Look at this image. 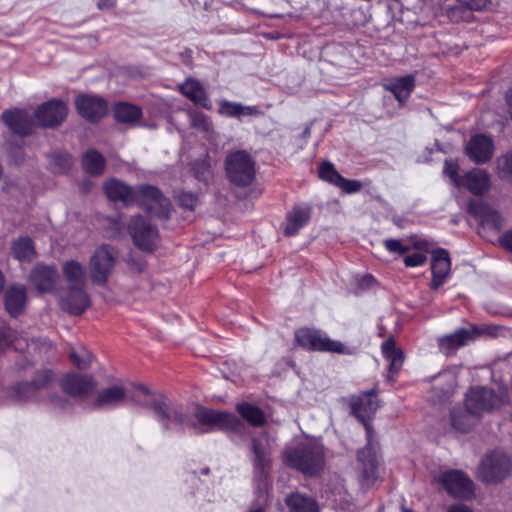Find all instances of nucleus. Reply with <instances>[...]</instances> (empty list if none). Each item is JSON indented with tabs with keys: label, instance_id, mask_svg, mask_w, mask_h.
Returning <instances> with one entry per match:
<instances>
[{
	"label": "nucleus",
	"instance_id": "nucleus-58",
	"mask_svg": "<svg viewBox=\"0 0 512 512\" xmlns=\"http://www.w3.org/2000/svg\"><path fill=\"white\" fill-rule=\"evenodd\" d=\"M402 512H413V511L409 508L402 507Z\"/></svg>",
	"mask_w": 512,
	"mask_h": 512
},
{
	"label": "nucleus",
	"instance_id": "nucleus-11",
	"mask_svg": "<svg viewBox=\"0 0 512 512\" xmlns=\"http://www.w3.org/2000/svg\"><path fill=\"white\" fill-rule=\"evenodd\" d=\"M128 232L135 246L142 251L151 252L158 246L159 234L157 229L140 215L131 218Z\"/></svg>",
	"mask_w": 512,
	"mask_h": 512
},
{
	"label": "nucleus",
	"instance_id": "nucleus-55",
	"mask_svg": "<svg viewBox=\"0 0 512 512\" xmlns=\"http://www.w3.org/2000/svg\"><path fill=\"white\" fill-rule=\"evenodd\" d=\"M447 512H472V510L467 505L458 503L451 505Z\"/></svg>",
	"mask_w": 512,
	"mask_h": 512
},
{
	"label": "nucleus",
	"instance_id": "nucleus-52",
	"mask_svg": "<svg viewBox=\"0 0 512 512\" xmlns=\"http://www.w3.org/2000/svg\"><path fill=\"white\" fill-rule=\"evenodd\" d=\"M182 207L193 210L196 206L197 199L191 193H181L178 197Z\"/></svg>",
	"mask_w": 512,
	"mask_h": 512
},
{
	"label": "nucleus",
	"instance_id": "nucleus-36",
	"mask_svg": "<svg viewBox=\"0 0 512 512\" xmlns=\"http://www.w3.org/2000/svg\"><path fill=\"white\" fill-rule=\"evenodd\" d=\"M452 426L460 432H468L478 420L475 416H472L467 408L462 409L455 407L450 414Z\"/></svg>",
	"mask_w": 512,
	"mask_h": 512
},
{
	"label": "nucleus",
	"instance_id": "nucleus-5",
	"mask_svg": "<svg viewBox=\"0 0 512 512\" xmlns=\"http://www.w3.org/2000/svg\"><path fill=\"white\" fill-rule=\"evenodd\" d=\"M295 339L299 346L311 351L341 355H352L354 353L352 348L338 340L331 339L325 332L318 329L300 328L295 332Z\"/></svg>",
	"mask_w": 512,
	"mask_h": 512
},
{
	"label": "nucleus",
	"instance_id": "nucleus-6",
	"mask_svg": "<svg viewBox=\"0 0 512 512\" xmlns=\"http://www.w3.org/2000/svg\"><path fill=\"white\" fill-rule=\"evenodd\" d=\"M225 172L228 180L235 186L247 187L255 180V161L246 151L231 152L225 159Z\"/></svg>",
	"mask_w": 512,
	"mask_h": 512
},
{
	"label": "nucleus",
	"instance_id": "nucleus-45",
	"mask_svg": "<svg viewBox=\"0 0 512 512\" xmlns=\"http://www.w3.org/2000/svg\"><path fill=\"white\" fill-rule=\"evenodd\" d=\"M319 176L322 180L327 181L329 183H332L334 185H337L340 178L342 177L334 168V166L329 163L325 162L322 163L319 167Z\"/></svg>",
	"mask_w": 512,
	"mask_h": 512
},
{
	"label": "nucleus",
	"instance_id": "nucleus-27",
	"mask_svg": "<svg viewBox=\"0 0 512 512\" xmlns=\"http://www.w3.org/2000/svg\"><path fill=\"white\" fill-rule=\"evenodd\" d=\"M381 352L384 359L389 363V379L393 380L398 374L404 362L403 351L396 347L393 338H389L381 345Z\"/></svg>",
	"mask_w": 512,
	"mask_h": 512
},
{
	"label": "nucleus",
	"instance_id": "nucleus-40",
	"mask_svg": "<svg viewBox=\"0 0 512 512\" xmlns=\"http://www.w3.org/2000/svg\"><path fill=\"white\" fill-rule=\"evenodd\" d=\"M238 412L253 426H261L265 422L263 411L254 405L248 403L239 404Z\"/></svg>",
	"mask_w": 512,
	"mask_h": 512
},
{
	"label": "nucleus",
	"instance_id": "nucleus-26",
	"mask_svg": "<svg viewBox=\"0 0 512 512\" xmlns=\"http://www.w3.org/2000/svg\"><path fill=\"white\" fill-rule=\"evenodd\" d=\"M2 118L6 125L19 135H29L33 131L34 124L24 110L5 111Z\"/></svg>",
	"mask_w": 512,
	"mask_h": 512
},
{
	"label": "nucleus",
	"instance_id": "nucleus-31",
	"mask_svg": "<svg viewBox=\"0 0 512 512\" xmlns=\"http://www.w3.org/2000/svg\"><path fill=\"white\" fill-rule=\"evenodd\" d=\"M219 114L241 119L245 116H256L261 112L256 106H246L237 102L223 100L219 105Z\"/></svg>",
	"mask_w": 512,
	"mask_h": 512
},
{
	"label": "nucleus",
	"instance_id": "nucleus-23",
	"mask_svg": "<svg viewBox=\"0 0 512 512\" xmlns=\"http://www.w3.org/2000/svg\"><path fill=\"white\" fill-rule=\"evenodd\" d=\"M451 263L449 254L444 249H437L433 252L431 270L432 282L431 288L438 289L446 280L450 273Z\"/></svg>",
	"mask_w": 512,
	"mask_h": 512
},
{
	"label": "nucleus",
	"instance_id": "nucleus-34",
	"mask_svg": "<svg viewBox=\"0 0 512 512\" xmlns=\"http://www.w3.org/2000/svg\"><path fill=\"white\" fill-rule=\"evenodd\" d=\"M62 270L69 287H84L86 273L80 263L74 260L67 261L64 263Z\"/></svg>",
	"mask_w": 512,
	"mask_h": 512
},
{
	"label": "nucleus",
	"instance_id": "nucleus-41",
	"mask_svg": "<svg viewBox=\"0 0 512 512\" xmlns=\"http://www.w3.org/2000/svg\"><path fill=\"white\" fill-rule=\"evenodd\" d=\"M468 212L481 221H485L487 217H491L493 222H497L500 219L498 213L490 211L482 201H471L468 204Z\"/></svg>",
	"mask_w": 512,
	"mask_h": 512
},
{
	"label": "nucleus",
	"instance_id": "nucleus-9",
	"mask_svg": "<svg viewBox=\"0 0 512 512\" xmlns=\"http://www.w3.org/2000/svg\"><path fill=\"white\" fill-rule=\"evenodd\" d=\"M502 404V397L486 387H473L465 397V407L478 420L484 414L493 411Z\"/></svg>",
	"mask_w": 512,
	"mask_h": 512
},
{
	"label": "nucleus",
	"instance_id": "nucleus-7",
	"mask_svg": "<svg viewBox=\"0 0 512 512\" xmlns=\"http://www.w3.org/2000/svg\"><path fill=\"white\" fill-rule=\"evenodd\" d=\"M511 469V459L503 452L493 451L482 459L477 477L486 484H497L510 474Z\"/></svg>",
	"mask_w": 512,
	"mask_h": 512
},
{
	"label": "nucleus",
	"instance_id": "nucleus-56",
	"mask_svg": "<svg viewBox=\"0 0 512 512\" xmlns=\"http://www.w3.org/2000/svg\"><path fill=\"white\" fill-rule=\"evenodd\" d=\"M99 9H110L115 6V0H99L97 3Z\"/></svg>",
	"mask_w": 512,
	"mask_h": 512
},
{
	"label": "nucleus",
	"instance_id": "nucleus-46",
	"mask_svg": "<svg viewBox=\"0 0 512 512\" xmlns=\"http://www.w3.org/2000/svg\"><path fill=\"white\" fill-rule=\"evenodd\" d=\"M189 118L191 125L198 130L209 132L212 129L210 119L201 112H190Z\"/></svg>",
	"mask_w": 512,
	"mask_h": 512
},
{
	"label": "nucleus",
	"instance_id": "nucleus-44",
	"mask_svg": "<svg viewBox=\"0 0 512 512\" xmlns=\"http://www.w3.org/2000/svg\"><path fill=\"white\" fill-rule=\"evenodd\" d=\"M193 171L195 177L200 181L207 183L212 178L211 164L206 157L194 162Z\"/></svg>",
	"mask_w": 512,
	"mask_h": 512
},
{
	"label": "nucleus",
	"instance_id": "nucleus-19",
	"mask_svg": "<svg viewBox=\"0 0 512 512\" xmlns=\"http://www.w3.org/2000/svg\"><path fill=\"white\" fill-rule=\"evenodd\" d=\"M360 463L359 481L364 488L371 487L377 480V462L373 449L370 446L364 447L358 452Z\"/></svg>",
	"mask_w": 512,
	"mask_h": 512
},
{
	"label": "nucleus",
	"instance_id": "nucleus-4",
	"mask_svg": "<svg viewBox=\"0 0 512 512\" xmlns=\"http://www.w3.org/2000/svg\"><path fill=\"white\" fill-rule=\"evenodd\" d=\"M132 399L139 406L153 409L160 423L167 429L172 423H184L182 406L168 405L163 397L153 396L144 386L136 387Z\"/></svg>",
	"mask_w": 512,
	"mask_h": 512
},
{
	"label": "nucleus",
	"instance_id": "nucleus-48",
	"mask_svg": "<svg viewBox=\"0 0 512 512\" xmlns=\"http://www.w3.org/2000/svg\"><path fill=\"white\" fill-rule=\"evenodd\" d=\"M443 172L451 179L455 186H461L462 178L458 176V164L455 161L446 160Z\"/></svg>",
	"mask_w": 512,
	"mask_h": 512
},
{
	"label": "nucleus",
	"instance_id": "nucleus-21",
	"mask_svg": "<svg viewBox=\"0 0 512 512\" xmlns=\"http://www.w3.org/2000/svg\"><path fill=\"white\" fill-rule=\"evenodd\" d=\"M312 214L309 204L295 205L286 215L283 232L286 236L296 235L300 229L308 224Z\"/></svg>",
	"mask_w": 512,
	"mask_h": 512
},
{
	"label": "nucleus",
	"instance_id": "nucleus-53",
	"mask_svg": "<svg viewBox=\"0 0 512 512\" xmlns=\"http://www.w3.org/2000/svg\"><path fill=\"white\" fill-rule=\"evenodd\" d=\"M455 2H459L469 10H481L486 7L489 0H455Z\"/></svg>",
	"mask_w": 512,
	"mask_h": 512
},
{
	"label": "nucleus",
	"instance_id": "nucleus-54",
	"mask_svg": "<svg viewBox=\"0 0 512 512\" xmlns=\"http://www.w3.org/2000/svg\"><path fill=\"white\" fill-rule=\"evenodd\" d=\"M500 244L508 251L512 252V230L505 232L500 238Z\"/></svg>",
	"mask_w": 512,
	"mask_h": 512
},
{
	"label": "nucleus",
	"instance_id": "nucleus-15",
	"mask_svg": "<svg viewBox=\"0 0 512 512\" xmlns=\"http://www.w3.org/2000/svg\"><path fill=\"white\" fill-rule=\"evenodd\" d=\"M78 113L88 121L95 122L107 113L106 101L98 96L80 95L75 99Z\"/></svg>",
	"mask_w": 512,
	"mask_h": 512
},
{
	"label": "nucleus",
	"instance_id": "nucleus-32",
	"mask_svg": "<svg viewBox=\"0 0 512 512\" xmlns=\"http://www.w3.org/2000/svg\"><path fill=\"white\" fill-rule=\"evenodd\" d=\"M290 512H319L317 502L301 493H292L286 498Z\"/></svg>",
	"mask_w": 512,
	"mask_h": 512
},
{
	"label": "nucleus",
	"instance_id": "nucleus-12",
	"mask_svg": "<svg viewBox=\"0 0 512 512\" xmlns=\"http://www.w3.org/2000/svg\"><path fill=\"white\" fill-rule=\"evenodd\" d=\"M251 451L253 453V467L256 477L263 478L271 466V442L267 433L251 439Z\"/></svg>",
	"mask_w": 512,
	"mask_h": 512
},
{
	"label": "nucleus",
	"instance_id": "nucleus-10",
	"mask_svg": "<svg viewBox=\"0 0 512 512\" xmlns=\"http://www.w3.org/2000/svg\"><path fill=\"white\" fill-rule=\"evenodd\" d=\"M117 260V251L110 245L103 244L98 247L90 259V274L92 280L103 285L107 282Z\"/></svg>",
	"mask_w": 512,
	"mask_h": 512
},
{
	"label": "nucleus",
	"instance_id": "nucleus-22",
	"mask_svg": "<svg viewBox=\"0 0 512 512\" xmlns=\"http://www.w3.org/2000/svg\"><path fill=\"white\" fill-rule=\"evenodd\" d=\"M63 390L75 397L84 398L96 388V382L90 376L66 375L61 382Z\"/></svg>",
	"mask_w": 512,
	"mask_h": 512
},
{
	"label": "nucleus",
	"instance_id": "nucleus-49",
	"mask_svg": "<svg viewBox=\"0 0 512 512\" xmlns=\"http://www.w3.org/2000/svg\"><path fill=\"white\" fill-rule=\"evenodd\" d=\"M384 247L387 251L397 254H405L409 251V247L402 244L398 239L389 238L384 240Z\"/></svg>",
	"mask_w": 512,
	"mask_h": 512
},
{
	"label": "nucleus",
	"instance_id": "nucleus-35",
	"mask_svg": "<svg viewBox=\"0 0 512 512\" xmlns=\"http://www.w3.org/2000/svg\"><path fill=\"white\" fill-rule=\"evenodd\" d=\"M115 119L124 124H135L142 117V110L130 103H118L114 107Z\"/></svg>",
	"mask_w": 512,
	"mask_h": 512
},
{
	"label": "nucleus",
	"instance_id": "nucleus-38",
	"mask_svg": "<svg viewBox=\"0 0 512 512\" xmlns=\"http://www.w3.org/2000/svg\"><path fill=\"white\" fill-rule=\"evenodd\" d=\"M82 165L87 173L99 175L104 171L105 159L99 152L90 150L84 154Z\"/></svg>",
	"mask_w": 512,
	"mask_h": 512
},
{
	"label": "nucleus",
	"instance_id": "nucleus-42",
	"mask_svg": "<svg viewBox=\"0 0 512 512\" xmlns=\"http://www.w3.org/2000/svg\"><path fill=\"white\" fill-rule=\"evenodd\" d=\"M496 172L502 180L512 182V151L497 158Z\"/></svg>",
	"mask_w": 512,
	"mask_h": 512
},
{
	"label": "nucleus",
	"instance_id": "nucleus-20",
	"mask_svg": "<svg viewBox=\"0 0 512 512\" xmlns=\"http://www.w3.org/2000/svg\"><path fill=\"white\" fill-rule=\"evenodd\" d=\"M89 304V298L84 291V287H69L65 295L60 298L61 308L73 315L82 314Z\"/></svg>",
	"mask_w": 512,
	"mask_h": 512
},
{
	"label": "nucleus",
	"instance_id": "nucleus-59",
	"mask_svg": "<svg viewBox=\"0 0 512 512\" xmlns=\"http://www.w3.org/2000/svg\"><path fill=\"white\" fill-rule=\"evenodd\" d=\"M65 162H66V164H67V165H69V164H70V162H71V161H70V157H65Z\"/></svg>",
	"mask_w": 512,
	"mask_h": 512
},
{
	"label": "nucleus",
	"instance_id": "nucleus-43",
	"mask_svg": "<svg viewBox=\"0 0 512 512\" xmlns=\"http://www.w3.org/2000/svg\"><path fill=\"white\" fill-rule=\"evenodd\" d=\"M69 356L74 365L79 369L87 368L93 360L92 354L81 346L71 349Z\"/></svg>",
	"mask_w": 512,
	"mask_h": 512
},
{
	"label": "nucleus",
	"instance_id": "nucleus-47",
	"mask_svg": "<svg viewBox=\"0 0 512 512\" xmlns=\"http://www.w3.org/2000/svg\"><path fill=\"white\" fill-rule=\"evenodd\" d=\"M42 377H43V379L40 382L33 381L30 383H23V384L18 385L17 389L19 392H21V391L28 392V394H24L21 397H23V398L30 397L38 388L45 386L51 379V375L47 371L43 373Z\"/></svg>",
	"mask_w": 512,
	"mask_h": 512
},
{
	"label": "nucleus",
	"instance_id": "nucleus-24",
	"mask_svg": "<svg viewBox=\"0 0 512 512\" xmlns=\"http://www.w3.org/2000/svg\"><path fill=\"white\" fill-rule=\"evenodd\" d=\"M383 87L391 92L400 104H403L415 88V77L409 74L392 78L383 83Z\"/></svg>",
	"mask_w": 512,
	"mask_h": 512
},
{
	"label": "nucleus",
	"instance_id": "nucleus-2",
	"mask_svg": "<svg viewBox=\"0 0 512 512\" xmlns=\"http://www.w3.org/2000/svg\"><path fill=\"white\" fill-rule=\"evenodd\" d=\"M183 414L184 423H172L169 429L192 428L196 433H206L216 428L236 430L240 426V421L234 414L202 406L194 410L193 416H189L184 410Z\"/></svg>",
	"mask_w": 512,
	"mask_h": 512
},
{
	"label": "nucleus",
	"instance_id": "nucleus-1",
	"mask_svg": "<svg viewBox=\"0 0 512 512\" xmlns=\"http://www.w3.org/2000/svg\"><path fill=\"white\" fill-rule=\"evenodd\" d=\"M107 197L124 205L138 203L151 216L167 219L171 211L170 201L154 186L143 185L138 189L127 185L121 180L111 178L104 183Z\"/></svg>",
	"mask_w": 512,
	"mask_h": 512
},
{
	"label": "nucleus",
	"instance_id": "nucleus-39",
	"mask_svg": "<svg viewBox=\"0 0 512 512\" xmlns=\"http://www.w3.org/2000/svg\"><path fill=\"white\" fill-rule=\"evenodd\" d=\"M441 11L452 22L468 21L471 17L469 10L459 2L456 4L444 3L441 5Z\"/></svg>",
	"mask_w": 512,
	"mask_h": 512
},
{
	"label": "nucleus",
	"instance_id": "nucleus-8",
	"mask_svg": "<svg viewBox=\"0 0 512 512\" xmlns=\"http://www.w3.org/2000/svg\"><path fill=\"white\" fill-rule=\"evenodd\" d=\"M434 481L452 497L469 499L474 495V484L470 477L461 470L451 469L439 473Z\"/></svg>",
	"mask_w": 512,
	"mask_h": 512
},
{
	"label": "nucleus",
	"instance_id": "nucleus-37",
	"mask_svg": "<svg viewBox=\"0 0 512 512\" xmlns=\"http://www.w3.org/2000/svg\"><path fill=\"white\" fill-rule=\"evenodd\" d=\"M12 346L14 350L23 352L29 344L27 339L19 336V334L11 328L0 329V350Z\"/></svg>",
	"mask_w": 512,
	"mask_h": 512
},
{
	"label": "nucleus",
	"instance_id": "nucleus-28",
	"mask_svg": "<svg viewBox=\"0 0 512 512\" xmlns=\"http://www.w3.org/2000/svg\"><path fill=\"white\" fill-rule=\"evenodd\" d=\"M126 390L123 385L115 384L103 389L93 402L95 408H113L125 400Z\"/></svg>",
	"mask_w": 512,
	"mask_h": 512
},
{
	"label": "nucleus",
	"instance_id": "nucleus-60",
	"mask_svg": "<svg viewBox=\"0 0 512 512\" xmlns=\"http://www.w3.org/2000/svg\"><path fill=\"white\" fill-rule=\"evenodd\" d=\"M487 333L490 335H494V333L492 331H490L489 329H487Z\"/></svg>",
	"mask_w": 512,
	"mask_h": 512
},
{
	"label": "nucleus",
	"instance_id": "nucleus-57",
	"mask_svg": "<svg viewBox=\"0 0 512 512\" xmlns=\"http://www.w3.org/2000/svg\"><path fill=\"white\" fill-rule=\"evenodd\" d=\"M506 103L508 107V114L512 119V88L506 92Z\"/></svg>",
	"mask_w": 512,
	"mask_h": 512
},
{
	"label": "nucleus",
	"instance_id": "nucleus-18",
	"mask_svg": "<svg viewBox=\"0 0 512 512\" xmlns=\"http://www.w3.org/2000/svg\"><path fill=\"white\" fill-rule=\"evenodd\" d=\"M468 157L475 163L488 162L494 153L493 140L483 134L473 136L466 145Z\"/></svg>",
	"mask_w": 512,
	"mask_h": 512
},
{
	"label": "nucleus",
	"instance_id": "nucleus-14",
	"mask_svg": "<svg viewBox=\"0 0 512 512\" xmlns=\"http://www.w3.org/2000/svg\"><path fill=\"white\" fill-rule=\"evenodd\" d=\"M482 333L483 331L475 326L470 329L460 328L453 334L439 338L438 345L444 354H450L467 345L470 341L475 340Z\"/></svg>",
	"mask_w": 512,
	"mask_h": 512
},
{
	"label": "nucleus",
	"instance_id": "nucleus-33",
	"mask_svg": "<svg viewBox=\"0 0 512 512\" xmlns=\"http://www.w3.org/2000/svg\"><path fill=\"white\" fill-rule=\"evenodd\" d=\"M12 256L20 262H30L36 256L33 241L29 237H19L12 243Z\"/></svg>",
	"mask_w": 512,
	"mask_h": 512
},
{
	"label": "nucleus",
	"instance_id": "nucleus-50",
	"mask_svg": "<svg viewBox=\"0 0 512 512\" xmlns=\"http://www.w3.org/2000/svg\"><path fill=\"white\" fill-rule=\"evenodd\" d=\"M346 193H356L362 188V184L358 180H351L341 177L336 185Z\"/></svg>",
	"mask_w": 512,
	"mask_h": 512
},
{
	"label": "nucleus",
	"instance_id": "nucleus-17",
	"mask_svg": "<svg viewBox=\"0 0 512 512\" xmlns=\"http://www.w3.org/2000/svg\"><path fill=\"white\" fill-rule=\"evenodd\" d=\"M377 409L378 400L374 389L360 394L357 398L352 399L351 401L352 414L361 420L368 431L370 430L368 420Z\"/></svg>",
	"mask_w": 512,
	"mask_h": 512
},
{
	"label": "nucleus",
	"instance_id": "nucleus-13",
	"mask_svg": "<svg viewBox=\"0 0 512 512\" xmlns=\"http://www.w3.org/2000/svg\"><path fill=\"white\" fill-rule=\"evenodd\" d=\"M66 116V104L57 99L43 103L35 112V118L42 127H56L65 120Z\"/></svg>",
	"mask_w": 512,
	"mask_h": 512
},
{
	"label": "nucleus",
	"instance_id": "nucleus-16",
	"mask_svg": "<svg viewBox=\"0 0 512 512\" xmlns=\"http://www.w3.org/2000/svg\"><path fill=\"white\" fill-rule=\"evenodd\" d=\"M58 277L57 269L54 266L38 264L29 275V282L38 293H50L55 289Z\"/></svg>",
	"mask_w": 512,
	"mask_h": 512
},
{
	"label": "nucleus",
	"instance_id": "nucleus-25",
	"mask_svg": "<svg viewBox=\"0 0 512 512\" xmlns=\"http://www.w3.org/2000/svg\"><path fill=\"white\" fill-rule=\"evenodd\" d=\"M26 300L27 292L25 286L19 284L11 285L5 293V309L10 316L16 317L24 311Z\"/></svg>",
	"mask_w": 512,
	"mask_h": 512
},
{
	"label": "nucleus",
	"instance_id": "nucleus-30",
	"mask_svg": "<svg viewBox=\"0 0 512 512\" xmlns=\"http://www.w3.org/2000/svg\"><path fill=\"white\" fill-rule=\"evenodd\" d=\"M179 90L195 104L206 109L211 108L207 93L199 81L189 78L179 86Z\"/></svg>",
	"mask_w": 512,
	"mask_h": 512
},
{
	"label": "nucleus",
	"instance_id": "nucleus-61",
	"mask_svg": "<svg viewBox=\"0 0 512 512\" xmlns=\"http://www.w3.org/2000/svg\"><path fill=\"white\" fill-rule=\"evenodd\" d=\"M251 512H262V510L261 509H255V510H253Z\"/></svg>",
	"mask_w": 512,
	"mask_h": 512
},
{
	"label": "nucleus",
	"instance_id": "nucleus-3",
	"mask_svg": "<svg viewBox=\"0 0 512 512\" xmlns=\"http://www.w3.org/2000/svg\"><path fill=\"white\" fill-rule=\"evenodd\" d=\"M284 459L290 467L306 475H316L324 467V447L318 441H308L294 449H287L284 453Z\"/></svg>",
	"mask_w": 512,
	"mask_h": 512
},
{
	"label": "nucleus",
	"instance_id": "nucleus-51",
	"mask_svg": "<svg viewBox=\"0 0 512 512\" xmlns=\"http://www.w3.org/2000/svg\"><path fill=\"white\" fill-rule=\"evenodd\" d=\"M426 256L421 253H414L404 258V263L407 267H418L425 263Z\"/></svg>",
	"mask_w": 512,
	"mask_h": 512
},
{
	"label": "nucleus",
	"instance_id": "nucleus-29",
	"mask_svg": "<svg viewBox=\"0 0 512 512\" xmlns=\"http://www.w3.org/2000/svg\"><path fill=\"white\" fill-rule=\"evenodd\" d=\"M461 186L466 187L474 195H482L490 187V177L482 169H472L463 176Z\"/></svg>",
	"mask_w": 512,
	"mask_h": 512
}]
</instances>
